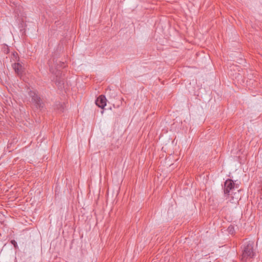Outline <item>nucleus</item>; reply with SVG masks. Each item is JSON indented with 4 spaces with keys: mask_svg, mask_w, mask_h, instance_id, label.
I'll use <instances>...</instances> for the list:
<instances>
[{
    "mask_svg": "<svg viewBox=\"0 0 262 262\" xmlns=\"http://www.w3.org/2000/svg\"><path fill=\"white\" fill-rule=\"evenodd\" d=\"M50 72L55 76V82L59 89L62 90L64 88V78L61 72V69L66 67L64 62L55 61L54 59L49 61Z\"/></svg>",
    "mask_w": 262,
    "mask_h": 262,
    "instance_id": "nucleus-1",
    "label": "nucleus"
},
{
    "mask_svg": "<svg viewBox=\"0 0 262 262\" xmlns=\"http://www.w3.org/2000/svg\"><path fill=\"white\" fill-rule=\"evenodd\" d=\"M254 242L253 241L244 240L241 246L242 254L241 259L243 262L247 261L253 257L255 252L253 249Z\"/></svg>",
    "mask_w": 262,
    "mask_h": 262,
    "instance_id": "nucleus-2",
    "label": "nucleus"
},
{
    "mask_svg": "<svg viewBox=\"0 0 262 262\" xmlns=\"http://www.w3.org/2000/svg\"><path fill=\"white\" fill-rule=\"evenodd\" d=\"M29 96L32 98V101L34 103L37 108H42L43 107L42 101L36 92L30 91Z\"/></svg>",
    "mask_w": 262,
    "mask_h": 262,
    "instance_id": "nucleus-3",
    "label": "nucleus"
},
{
    "mask_svg": "<svg viewBox=\"0 0 262 262\" xmlns=\"http://www.w3.org/2000/svg\"><path fill=\"white\" fill-rule=\"evenodd\" d=\"M234 186L235 184L233 180L231 179L227 180L224 183V193L229 195L230 191L234 188Z\"/></svg>",
    "mask_w": 262,
    "mask_h": 262,
    "instance_id": "nucleus-4",
    "label": "nucleus"
},
{
    "mask_svg": "<svg viewBox=\"0 0 262 262\" xmlns=\"http://www.w3.org/2000/svg\"><path fill=\"white\" fill-rule=\"evenodd\" d=\"M96 104L99 107L103 108L106 105V99L104 95L99 96L95 101Z\"/></svg>",
    "mask_w": 262,
    "mask_h": 262,
    "instance_id": "nucleus-5",
    "label": "nucleus"
},
{
    "mask_svg": "<svg viewBox=\"0 0 262 262\" xmlns=\"http://www.w3.org/2000/svg\"><path fill=\"white\" fill-rule=\"evenodd\" d=\"M13 68L18 75H20L23 71L22 66L19 63H14L13 65Z\"/></svg>",
    "mask_w": 262,
    "mask_h": 262,
    "instance_id": "nucleus-6",
    "label": "nucleus"
},
{
    "mask_svg": "<svg viewBox=\"0 0 262 262\" xmlns=\"http://www.w3.org/2000/svg\"><path fill=\"white\" fill-rule=\"evenodd\" d=\"M11 243L13 245L14 247H15V248H18V246H17V243L15 241V240H12L11 241Z\"/></svg>",
    "mask_w": 262,
    "mask_h": 262,
    "instance_id": "nucleus-7",
    "label": "nucleus"
},
{
    "mask_svg": "<svg viewBox=\"0 0 262 262\" xmlns=\"http://www.w3.org/2000/svg\"><path fill=\"white\" fill-rule=\"evenodd\" d=\"M229 74L231 76H233V77H234L235 79L238 78V77L240 76V75L238 73H237V75H236L237 74L236 73L235 76H234V74L232 73V72H231L230 73H229Z\"/></svg>",
    "mask_w": 262,
    "mask_h": 262,
    "instance_id": "nucleus-8",
    "label": "nucleus"
},
{
    "mask_svg": "<svg viewBox=\"0 0 262 262\" xmlns=\"http://www.w3.org/2000/svg\"><path fill=\"white\" fill-rule=\"evenodd\" d=\"M4 52L6 53H8L9 52V50L8 48V47H7L6 48V49L4 50Z\"/></svg>",
    "mask_w": 262,
    "mask_h": 262,
    "instance_id": "nucleus-9",
    "label": "nucleus"
},
{
    "mask_svg": "<svg viewBox=\"0 0 262 262\" xmlns=\"http://www.w3.org/2000/svg\"><path fill=\"white\" fill-rule=\"evenodd\" d=\"M234 68H237V67L236 66H233V67H232V69L234 70Z\"/></svg>",
    "mask_w": 262,
    "mask_h": 262,
    "instance_id": "nucleus-10",
    "label": "nucleus"
}]
</instances>
